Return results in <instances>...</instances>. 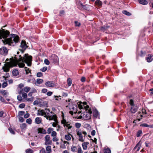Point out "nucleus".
I'll use <instances>...</instances> for the list:
<instances>
[{"label": "nucleus", "instance_id": "nucleus-6", "mask_svg": "<svg viewBox=\"0 0 153 153\" xmlns=\"http://www.w3.org/2000/svg\"><path fill=\"white\" fill-rule=\"evenodd\" d=\"M21 47L22 48L21 49H19L22 53H23L25 50L28 47L26 44V42L24 40H22L21 42Z\"/></svg>", "mask_w": 153, "mask_h": 153}, {"label": "nucleus", "instance_id": "nucleus-23", "mask_svg": "<svg viewBox=\"0 0 153 153\" xmlns=\"http://www.w3.org/2000/svg\"><path fill=\"white\" fill-rule=\"evenodd\" d=\"M140 141L138 143L136 146L134 147V149H136L137 148V151H139L140 149Z\"/></svg>", "mask_w": 153, "mask_h": 153}, {"label": "nucleus", "instance_id": "nucleus-19", "mask_svg": "<svg viewBox=\"0 0 153 153\" xmlns=\"http://www.w3.org/2000/svg\"><path fill=\"white\" fill-rule=\"evenodd\" d=\"M139 3L143 5H146L148 4V2L146 0H138Z\"/></svg>", "mask_w": 153, "mask_h": 153}, {"label": "nucleus", "instance_id": "nucleus-21", "mask_svg": "<svg viewBox=\"0 0 153 153\" xmlns=\"http://www.w3.org/2000/svg\"><path fill=\"white\" fill-rule=\"evenodd\" d=\"M12 74L14 76H16L19 74V72L17 70L14 69L12 71Z\"/></svg>", "mask_w": 153, "mask_h": 153}, {"label": "nucleus", "instance_id": "nucleus-13", "mask_svg": "<svg viewBox=\"0 0 153 153\" xmlns=\"http://www.w3.org/2000/svg\"><path fill=\"white\" fill-rule=\"evenodd\" d=\"M45 85L47 87H53L55 85L53 82L48 81L45 83Z\"/></svg>", "mask_w": 153, "mask_h": 153}, {"label": "nucleus", "instance_id": "nucleus-4", "mask_svg": "<svg viewBox=\"0 0 153 153\" xmlns=\"http://www.w3.org/2000/svg\"><path fill=\"white\" fill-rule=\"evenodd\" d=\"M44 117H46L47 120H52L53 119H55V117H57L56 115L52 111L46 115H44Z\"/></svg>", "mask_w": 153, "mask_h": 153}, {"label": "nucleus", "instance_id": "nucleus-55", "mask_svg": "<svg viewBox=\"0 0 153 153\" xmlns=\"http://www.w3.org/2000/svg\"><path fill=\"white\" fill-rule=\"evenodd\" d=\"M9 130L10 133H12L13 134H15V132L14 131L12 128H9Z\"/></svg>", "mask_w": 153, "mask_h": 153}, {"label": "nucleus", "instance_id": "nucleus-3", "mask_svg": "<svg viewBox=\"0 0 153 153\" xmlns=\"http://www.w3.org/2000/svg\"><path fill=\"white\" fill-rule=\"evenodd\" d=\"M17 64L15 62L13 59L12 58L10 59V61L7 62L5 64L4 66L3 67L2 69L3 71L6 72H9L10 71V68L16 66Z\"/></svg>", "mask_w": 153, "mask_h": 153}, {"label": "nucleus", "instance_id": "nucleus-32", "mask_svg": "<svg viewBox=\"0 0 153 153\" xmlns=\"http://www.w3.org/2000/svg\"><path fill=\"white\" fill-rule=\"evenodd\" d=\"M68 84L69 86H70L72 84V80L70 78H69L67 80Z\"/></svg>", "mask_w": 153, "mask_h": 153}, {"label": "nucleus", "instance_id": "nucleus-31", "mask_svg": "<svg viewBox=\"0 0 153 153\" xmlns=\"http://www.w3.org/2000/svg\"><path fill=\"white\" fill-rule=\"evenodd\" d=\"M104 153H111V151L109 148H107L104 150Z\"/></svg>", "mask_w": 153, "mask_h": 153}, {"label": "nucleus", "instance_id": "nucleus-7", "mask_svg": "<svg viewBox=\"0 0 153 153\" xmlns=\"http://www.w3.org/2000/svg\"><path fill=\"white\" fill-rule=\"evenodd\" d=\"M8 53V50L7 48L4 47H2L0 48V54L3 56L7 55Z\"/></svg>", "mask_w": 153, "mask_h": 153}, {"label": "nucleus", "instance_id": "nucleus-59", "mask_svg": "<svg viewBox=\"0 0 153 153\" xmlns=\"http://www.w3.org/2000/svg\"><path fill=\"white\" fill-rule=\"evenodd\" d=\"M44 62L47 65H49L50 64L49 61L47 59H45Z\"/></svg>", "mask_w": 153, "mask_h": 153}, {"label": "nucleus", "instance_id": "nucleus-60", "mask_svg": "<svg viewBox=\"0 0 153 153\" xmlns=\"http://www.w3.org/2000/svg\"><path fill=\"white\" fill-rule=\"evenodd\" d=\"M52 140L54 142L57 141L59 140V139L56 137V136H55L53 138Z\"/></svg>", "mask_w": 153, "mask_h": 153}, {"label": "nucleus", "instance_id": "nucleus-62", "mask_svg": "<svg viewBox=\"0 0 153 153\" xmlns=\"http://www.w3.org/2000/svg\"><path fill=\"white\" fill-rule=\"evenodd\" d=\"M82 149L81 147H79L77 149V153H82Z\"/></svg>", "mask_w": 153, "mask_h": 153}, {"label": "nucleus", "instance_id": "nucleus-58", "mask_svg": "<svg viewBox=\"0 0 153 153\" xmlns=\"http://www.w3.org/2000/svg\"><path fill=\"white\" fill-rule=\"evenodd\" d=\"M140 126L148 127V125L146 123H144L141 124L140 125Z\"/></svg>", "mask_w": 153, "mask_h": 153}, {"label": "nucleus", "instance_id": "nucleus-9", "mask_svg": "<svg viewBox=\"0 0 153 153\" xmlns=\"http://www.w3.org/2000/svg\"><path fill=\"white\" fill-rule=\"evenodd\" d=\"M62 120H61V123L63 125L64 127L66 126L67 128L70 125V124L68 122H67L66 120L64 118L63 115L62 116Z\"/></svg>", "mask_w": 153, "mask_h": 153}, {"label": "nucleus", "instance_id": "nucleus-12", "mask_svg": "<svg viewBox=\"0 0 153 153\" xmlns=\"http://www.w3.org/2000/svg\"><path fill=\"white\" fill-rule=\"evenodd\" d=\"M88 113L86 112V114H84V115H85V118L87 119H89L91 118V114L92 113V111L91 110H88Z\"/></svg>", "mask_w": 153, "mask_h": 153}, {"label": "nucleus", "instance_id": "nucleus-25", "mask_svg": "<svg viewBox=\"0 0 153 153\" xmlns=\"http://www.w3.org/2000/svg\"><path fill=\"white\" fill-rule=\"evenodd\" d=\"M43 112H44V115H46L47 114L49 113H50V110L49 109L45 108V110H43Z\"/></svg>", "mask_w": 153, "mask_h": 153}, {"label": "nucleus", "instance_id": "nucleus-63", "mask_svg": "<svg viewBox=\"0 0 153 153\" xmlns=\"http://www.w3.org/2000/svg\"><path fill=\"white\" fill-rule=\"evenodd\" d=\"M78 107L80 109H83V108H85V106H84V105L83 104H82V105H78Z\"/></svg>", "mask_w": 153, "mask_h": 153}, {"label": "nucleus", "instance_id": "nucleus-16", "mask_svg": "<svg viewBox=\"0 0 153 153\" xmlns=\"http://www.w3.org/2000/svg\"><path fill=\"white\" fill-rule=\"evenodd\" d=\"M153 55L152 54H149L148 55V56L146 58L147 61L148 62H151L153 60Z\"/></svg>", "mask_w": 153, "mask_h": 153}, {"label": "nucleus", "instance_id": "nucleus-45", "mask_svg": "<svg viewBox=\"0 0 153 153\" xmlns=\"http://www.w3.org/2000/svg\"><path fill=\"white\" fill-rule=\"evenodd\" d=\"M32 120L30 118H29L27 119L26 122L29 124H30L32 123Z\"/></svg>", "mask_w": 153, "mask_h": 153}, {"label": "nucleus", "instance_id": "nucleus-39", "mask_svg": "<svg viewBox=\"0 0 153 153\" xmlns=\"http://www.w3.org/2000/svg\"><path fill=\"white\" fill-rule=\"evenodd\" d=\"M48 69L47 67H44L40 69V71L43 72H45Z\"/></svg>", "mask_w": 153, "mask_h": 153}, {"label": "nucleus", "instance_id": "nucleus-28", "mask_svg": "<svg viewBox=\"0 0 153 153\" xmlns=\"http://www.w3.org/2000/svg\"><path fill=\"white\" fill-rule=\"evenodd\" d=\"M43 82V80L42 79H36V82L39 84L42 83Z\"/></svg>", "mask_w": 153, "mask_h": 153}, {"label": "nucleus", "instance_id": "nucleus-49", "mask_svg": "<svg viewBox=\"0 0 153 153\" xmlns=\"http://www.w3.org/2000/svg\"><path fill=\"white\" fill-rule=\"evenodd\" d=\"M65 13V12L64 10H60L59 11V15L60 16H63Z\"/></svg>", "mask_w": 153, "mask_h": 153}, {"label": "nucleus", "instance_id": "nucleus-38", "mask_svg": "<svg viewBox=\"0 0 153 153\" xmlns=\"http://www.w3.org/2000/svg\"><path fill=\"white\" fill-rule=\"evenodd\" d=\"M76 150V147L74 146H71V150L72 152H74Z\"/></svg>", "mask_w": 153, "mask_h": 153}, {"label": "nucleus", "instance_id": "nucleus-11", "mask_svg": "<svg viewBox=\"0 0 153 153\" xmlns=\"http://www.w3.org/2000/svg\"><path fill=\"white\" fill-rule=\"evenodd\" d=\"M137 109L138 108L137 105H133L131 106L130 111L131 113H134L137 111Z\"/></svg>", "mask_w": 153, "mask_h": 153}, {"label": "nucleus", "instance_id": "nucleus-33", "mask_svg": "<svg viewBox=\"0 0 153 153\" xmlns=\"http://www.w3.org/2000/svg\"><path fill=\"white\" fill-rule=\"evenodd\" d=\"M25 71H26V74L27 75L29 73L31 74V71L30 70L29 68H27V67H25Z\"/></svg>", "mask_w": 153, "mask_h": 153}, {"label": "nucleus", "instance_id": "nucleus-14", "mask_svg": "<svg viewBox=\"0 0 153 153\" xmlns=\"http://www.w3.org/2000/svg\"><path fill=\"white\" fill-rule=\"evenodd\" d=\"M0 93H1L3 96L5 98L7 97L9 94V93L6 90H3L0 91Z\"/></svg>", "mask_w": 153, "mask_h": 153}, {"label": "nucleus", "instance_id": "nucleus-36", "mask_svg": "<svg viewBox=\"0 0 153 153\" xmlns=\"http://www.w3.org/2000/svg\"><path fill=\"white\" fill-rule=\"evenodd\" d=\"M108 26H103L102 27H101V30L102 31H103L104 32L105 31V30H106V29L108 28Z\"/></svg>", "mask_w": 153, "mask_h": 153}, {"label": "nucleus", "instance_id": "nucleus-40", "mask_svg": "<svg viewBox=\"0 0 153 153\" xmlns=\"http://www.w3.org/2000/svg\"><path fill=\"white\" fill-rule=\"evenodd\" d=\"M34 97H31L30 98H27L26 99V101L29 102H32L33 101Z\"/></svg>", "mask_w": 153, "mask_h": 153}, {"label": "nucleus", "instance_id": "nucleus-2", "mask_svg": "<svg viewBox=\"0 0 153 153\" xmlns=\"http://www.w3.org/2000/svg\"><path fill=\"white\" fill-rule=\"evenodd\" d=\"M16 61L15 62L19 68H23L25 66V64L22 62H25L27 64L28 66H30L31 65V61L32 60V57L31 56H29L28 54H25L23 57L21 55L19 56V58L17 57V56H15L14 57Z\"/></svg>", "mask_w": 153, "mask_h": 153}, {"label": "nucleus", "instance_id": "nucleus-48", "mask_svg": "<svg viewBox=\"0 0 153 153\" xmlns=\"http://www.w3.org/2000/svg\"><path fill=\"white\" fill-rule=\"evenodd\" d=\"M81 126L80 123H77L75 124V126L77 128H79Z\"/></svg>", "mask_w": 153, "mask_h": 153}, {"label": "nucleus", "instance_id": "nucleus-52", "mask_svg": "<svg viewBox=\"0 0 153 153\" xmlns=\"http://www.w3.org/2000/svg\"><path fill=\"white\" fill-rule=\"evenodd\" d=\"M129 103L131 106H132L133 105H134V101L132 99H131L130 100Z\"/></svg>", "mask_w": 153, "mask_h": 153}, {"label": "nucleus", "instance_id": "nucleus-22", "mask_svg": "<svg viewBox=\"0 0 153 153\" xmlns=\"http://www.w3.org/2000/svg\"><path fill=\"white\" fill-rule=\"evenodd\" d=\"M37 111L38 113H37V115L38 116H44V112H43V109L41 110H38Z\"/></svg>", "mask_w": 153, "mask_h": 153}, {"label": "nucleus", "instance_id": "nucleus-27", "mask_svg": "<svg viewBox=\"0 0 153 153\" xmlns=\"http://www.w3.org/2000/svg\"><path fill=\"white\" fill-rule=\"evenodd\" d=\"M27 126L26 124L25 123H23L20 125V127L22 130L24 129Z\"/></svg>", "mask_w": 153, "mask_h": 153}, {"label": "nucleus", "instance_id": "nucleus-37", "mask_svg": "<svg viewBox=\"0 0 153 153\" xmlns=\"http://www.w3.org/2000/svg\"><path fill=\"white\" fill-rule=\"evenodd\" d=\"M25 113V112L24 111H21L19 112L18 113V117L22 116L24 115Z\"/></svg>", "mask_w": 153, "mask_h": 153}, {"label": "nucleus", "instance_id": "nucleus-8", "mask_svg": "<svg viewBox=\"0 0 153 153\" xmlns=\"http://www.w3.org/2000/svg\"><path fill=\"white\" fill-rule=\"evenodd\" d=\"M76 132L77 135L79 136V140L81 142H83L84 141L83 138L82 134V132L81 131L76 129Z\"/></svg>", "mask_w": 153, "mask_h": 153}, {"label": "nucleus", "instance_id": "nucleus-61", "mask_svg": "<svg viewBox=\"0 0 153 153\" xmlns=\"http://www.w3.org/2000/svg\"><path fill=\"white\" fill-rule=\"evenodd\" d=\"M22 96L24 98H26L27 97V94L26 93L23 92L22 94Z\"/></svg>", "mask_w": 153, "mask_h": 153}, {"label": "nucleus", "instance_id": "nucleus-15", "mask_svg": "<svg viewBox=\"0 0 153 153\" xmlns=\"http://www.w3.org/2000/svg\"><path fill=\"white\" fill-rule=\"evenodd\" d=\"M39 133L43 134H46L47 133V132L46 130L43 128H39L38 129Z\"/></svg>", "mask_w": 153, "mask_h": 153}, {"label": "nucleus", "instance_id": "nucleus-5", "mask_svg": "<svg viewBox=\"0 0 153 153\" xmlns=\"http://www.w3.org/2000/svg\"><path fill=\"white\" fill-rule=\"evenodd\" d=\"M44 138L45 140V145H48L52 144V140L50 139V137L49 135H46Z\"/></svg>", "mask_w": 153, "mask_h": 153}, {"label": "nucleus", "instance_id": "nucleus-10", "mask_svg": "<svg viewBox=\"0 0 153 153\" xmlns=\"http://www.w3.org/2000/svg\"><path fill=\"white\" fill-rule=\"evenodd\" d=\"M51 59L53 63H56L58 62V58L56 55L53 54L51 56Z\"/></svg>", "mask_w": 153, "mask_h": 153}, {"label": "nucleus", "instance_id": "nucleus-20", "mask_svg": "<svg viewBox=\"0 0 153 153\" xmlns=\"http://www.w3.org/2000/svg\"><path fill=\"white\" fill-rule=\"evenodd\" d=\"M53 120H54V121H55V123H52V126L53 127H56L58 125V122L57 119V117H55V119H53Z\"/></svg>", "mask_w": 153, "mask_h": 153}, {"label": "nucleus", "instance_id": "nucleus-51", "mask_svg": "<svg viewBox=\"0 0 153 153\" xmlns=\"http://www.w3.org/2000/svg\"><path fill=\"white\" fill-rule=\"evenodd\" d=\"M140 53V56L141 57L144 56L146 54V52L145 51H141Z\"/></svg>", "mask_w": 153, "mask_h": 153}, {"label": "nucleus", "instance_id": "nucleus-56", "mask_svg": "<svg viewBox=\"0 0 153 153\" xmlns=\"http://www.w3.org/2000/svg\"><path fill=\"white\" fill-rule=\"evenodd\" d=\"M43 76L42 73L41 72H38L37 73L36 76L37 77H40Z\"/></svg>", "mask_w": 153, "mask_h": 153}, {"label": "nucleus", "instance_id": "nucleus-29", "mask_svg": "<svg viewBox=\"0 0 153 153\" xmlns=\"http://www.w3.org/2000/svg\"><path fill=\"white\" fill-rule=\"evenodd\" d=\"M30 88L29 87H25L24 88V91L26 93L28 92L30 90Z\"/></svg>", "mask_w": 153, "mask_h": 153}, {"label": "nucleus", "instance_id": "nucleus-41", "mask_svg": "<svg viewBox=\"0 0 153 153\" xmlns=\"http://www.w3.org/2000/svg\"><path fill=\"white\" fill-rule=\"evenodd\" d=\"M33 151L30 149H28L26 150V153H33Z\"/></svg>", "mask_w": 153, "mask_h": 153}, {"label": "nucleus", "instance_id": "nucleus-64", "mask_svg": "<svg viewBox=\"0 0 153 153\" xmlns=\"http://www.w3.org/2000/svg\"><path fill=\"white\" fill-rule=\"evenodd\" d=\"M30 114L27 113L24 115V117L25 118H27L29 117Z\"/></svg>", "mask_w": 153, "mask_h": 153}, {"label": "nucleus", "instance_id": "nucleus-35", "mask_svg": "<svg viewBox=\"0 0 153 153\" xmlns=\"http://www.w3.org/2000/svg\"><path fill=\"white\" fill-rule=\"evenodd\" d=\"M0 100L2 102H3L4 103H7V102H6V101L0 95Z\"/></svg>", "mask_w": 153, "mask_h": 153}, {"label": "nucleus", "instance_id": "nucleus-54", "mask_svg": "<svg viewBox=\"0 0 153 153\" xmlns=\"http://www.w3.org/2000/svg\"><path fill=\"white\" fill-rule=\"evenodd\" d=\"M25 106V105L23 103L20 104L19 106V108H24Z\"/></svg>", "mask_w": 153, "mask_h": 153}, {"label": "nucleus", "instance_id": "nucleus-18", "mask_svg": "<svg viewBox=\"0 0 153 153\" xmlns=\"http://www.w3.org/2000/svg\"><path fill=\"white\" fill-rule=\"evenodd\" d=\"M89 144L88 142H84L82 143V146L84 150H86L87 148V145Z\"/></svg>", "mask_w": 153, "mask_h": 153}, {"label": "nucleus", "instance_id": "nucleus-30", "mask_svg": "<svg viewBox=\"0 0 153 153\" xmlns=\"http://www.w3.org/2000/svg\"><path fill=\"white\" fill-rule=\"evenodd\" d=\"M123 13L127 16H130L131 15V13L126 10H123L122 12Z\"/></svg>", "mask_w": 153, "mask_h": 153}, {"label": "nucleus", "instance_id": "nucleus-26", "mask_svg": "<svg viewBox=\"0 0 153 153\" xmlns=\"http://www.w3.org/2000/svg\"><path fill=\"white\" fill-rule=\"evenodd\" d=\"M95 3L96 5L99 6H101L102 5V3L101 1L100 0H97L96 1Z\"/></svg>", "mask_w": 153, "mask_h": 153}, {"label": "nucleus", "instance_id": "nucleus-43", "mask_svg": "<svg viewBox=\"0 0 153 153\" xmlns=\"http://www.w3.org/2000/svg\"><path fill=\"white\" fill-rule=\"evenodd\" d=\"M46 150L50 152L51 151V147L50 146H48L46 147Z\"/></svg>", "mask_w": 153, "mask_h": 153}, {"label": "nucleus", "instance_id": "nucleus-34", "mask_svg": "<svg viewBox=\"0 0 153 153\" xmlns=\"http://www.w3.org/2000/svg\"><path fill=\"white\" fill-rule=\"evenodd\" d=\"M53 129L52 128H49L47 130V133L48 134H50L51 133L52 131H53Z\"/></svg>", "mask_w": 153, "mask_h": 153}, {"label": "nucleus", "instance_id": "nucleus-17", "mask_svg": "<svg viewBox=\"0 0 153 153\" xmlns=\"http://www.w3.org/2000/svg\"><path fill=\"white\" fill-rule=\"evenodd\" d=\"M35 122L37 124L41 123L42 121L41 118L40 117H37L35 119Z\"/></svg>", "mask_w": 153, "mask_h": 153}, {"label": "nucleus", "instance_id": "nucleus-44", "mask_svg": "<svg viewBox=\"0 0 153 153\" xmlns=\"http://www.w3.org/2000/svg\"><path fill=\"white\" fill-rule=\"evenodd\" d=\"M57 134V133L55 131H53L51 132V136L54 137L55 136H56Z\"/></svg>", "mask_w": 153, "mask_h": 153}, {"label": "nucleus", "instance_id": "nucleus-46", "mask_svg": "<svg viewBox=\"0 0 153 153\" xmlns=\"http://www.w3.org/2000/svg\"><path fill=\"white\" fill-rule=\"evenodd\" d=\"M19 117V121L21 122H23L25 120L22 117H20V116H19V117Z\"/></svg>", "mask_w": 153, "mask_h": 153}, {"label": "nucleus", "instance_id": "nucleus-1", "mask_svg": "<svg viewBox=\"0 0 153 153\" xmlns=\"http://www.w3.org/2000/svg\"><path fill=\"white\" fill-rule=\"evenodd\" d=\"M0 29V39H3L2 41L5 45L7 44L9 46H14L19 40L18 36L16 34H11L10 35V33L7 30L1 28Z\"/></svg>", "mask_w": 153, "mask_h": 153}, {"label": "nucleus", "instance_id": "nucleus-47", "mask_svg": "<svg viewBox=\"0 0 153 153\" xmlns=\"http://www.w3.org/2000/svg\"><path fill=\"white\" fill-rule=\"evenodd\" d=\"M142 133V132L141 130H139L137 133V137H139L140 136L141 134Z\"/></svg>", "mask_w": 153, "mask_h": 153}, {"label": "nucleus", "instance_id": "nucleus-24", "mask_svg": "<svg viewBox=\"0 0 153 153\" xmlns=\"http://www.w3.org/2000/svg\"><path fill=\"white\" fill-rule=\"evenodd\" d=\"M71 134H69L65 135V139L67 140H71V137L70 136V135H71Z\"/></svg>", "mask_w": 153, "mask_h": 153}, {"label": "nucleus", "instance_id": "nucleus-53", "mask_svg": "<svg viewBox=\"0 0 153 153\" xmlns=\"http://www.w3.org/2000/svg\"><path fill=\"white\" fill-rule=\"evenodd\" d=\"M17 100L20 101H21L22 100V98L20 95H19L17 97Z\"/></svg>", "mask_w": 153, "mask_h": 153}, {"label": "nucleus", "instance_id": "nucleus-42", "mask_svg": "<svg viewBox=\"0 0 153 153\" xmlns=\"http://www.w3.org/2000/svg\"><path fill=\"white\" fill-rule=\"evenodd\" d=\"M98 112L97 111H95L94 112V114H93V116L97 118L98 116Z\"/></svg>", "mask_w": 153, "mask_h": 153}, {"label": "nucleus", "instance_id": "nucleus-50", "mask_svg": "<svg viewBox=\"0 0 153 153\" xmlns=\"http://www.w3.org/2000/svg\"><path fill=\"white\" fill-rule=\"evenodd\" d=\"M7 85L8 84L7 82H4L2 83V87L3 88H4L7 86Z\"/></svg>", "mask_w": 153, "mask_h": 153}, {"label": "nucleus", "instance_id": "nucleus-57", "mask_svg": "<svg viewBox=\"0 0 153 153\" xmlns=\"http://www.w3.org/2000/svg\"><path fill=\"white\" fill-rule=\"evenodd\" d=\"M74 23H75V26H76L79 27L81 25L80 23L78 22L77 21H75Z\"/></svg>", "mask_w": 153, "mask_h": 153}]
</instances>
